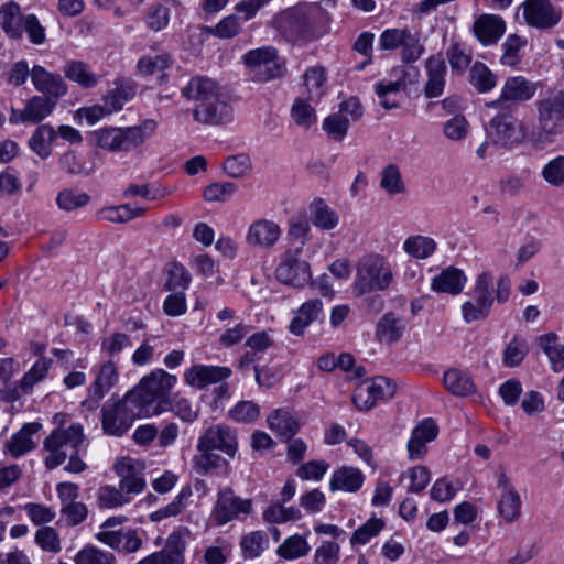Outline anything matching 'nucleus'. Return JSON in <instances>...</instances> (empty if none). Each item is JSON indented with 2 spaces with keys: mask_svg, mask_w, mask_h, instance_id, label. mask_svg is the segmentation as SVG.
I'll return each instance as SVG.
<instances>
[{
  "mask_svg": "<svg viewBox=\"0 0 564 564\" xmlns=\"http://www.w3.org/2000/svg\"><path fill=\"white\" fill-rule=\"evenodd\" d=\"M230 373L231 370L227 367L195 365L184 373V378L192 387L203 389L228 378Z\"/></svg>",
  "mask_w": 564,
  "mask_h": 564,
  "instance_id": "5701e85b",
  "label": "nucleus"
},
{
  "mask_svg": "<svg viewBox=\"0 0 564 564\" xmlns=\"http://www.w3.org/2000/svg\"><path fill=\"white\" fill-rule=\"evenodd\" d=\"M64 76L78 84L83 88H94L97 86L99 76L94 74L88 64L83 61H69L63 67Z\"/></svg>",
  "mask_w": 564,
  "mask_h": 564,
  "instance_id": "2f4dec72",
  "label": "nucleus"
},
{
  "mask_svg": "<svg viewBox=\"0 0 564 564\" xmlns=\"http://www.w3.org/2000/svg\"><path fill=\"white\" fill-rule=\"evenodd\" d=\"M535 84L525 79L523 76H512L506 79L500 97L490 101L488 107H498L502 102H521L531 99L535 94Z\"/></svg>",
  "mask_w": 564,
  "mask_h": 564,
  "instance_id": "6ab92c4d",
  "label": "nucleus"
},
{
  "mask_svg": "<svg viewBox=\"0 0 564 564\" xmlns=\"http://www.w3.org/2000/svg\"><path fill=\"white\" fill-rule=\"evenodd\" d=\"M349 120L340 115L334 113L328 116L323 122V129L335 140H343L347 134Z\"/></svg>",
  "mask_w": 564,
  "mask_h": 564,
  "instance_id": "69168bd1",
  "label": "nucleus"
},
{
  "mask_svg": "<svg viewBox=\"0 0 564 564\" xmlns=\"http://www.w3.org/2000/svg\"><path fill=\"white\" fill-rule=\"evenodd\" d=\"M527 45V39L518 35L510 34L501 44L502 55L500 63L502 65L514 67L521 62V50Z\"/></svg>",
  "mask_w": 564,
  "mask_h": 564,
  "instance_id": "37998d69",
  "label": "nucleus"
},
{
  "mask_svg": "<svg viewBox=\"0 0 564 564\" xmlns=\"http://www.w3.org/2000/svg\"><path fill=\"white\" fill-rule=\"evenodd\" d=\"M36 544L45 552L58 553L61 540L56 530L52 527H42L35 533Z\"/></svg>",
  "mask_w": 564,
  "mask_h": 564,
  "instance_id": "bf43d9fd",
  "label": "nucleus"
},
{
  "mask_svg": "<svg viewBox=\"0 0 564 564\" xmlns=\"http://www.w3.org/2000/svg\"><path fill=\"white\" fill-rule=\"evenodd\" d=\"M362 482L364 475L359 469L345 466L334 471L329 488L332 491L355 492L362 486Z\"/></svg>",
  "mask_w": 564,
  "mask_h": 564,
  "instance_id": "c756f323",
  "label": "nucleus"
},
{
  "mask_svg": "<svg viewBox=\"0 0 564 564\" xmlns=\"http://www.w3.org/2000/svg\"><path fill=\"white\" fill-rule=\"evenodd\" d=\"M119 373L113 361L102 364L97 372L96 379L87 389V398L82 401V408L86 411L94 412L99 405L104 397L118 382Z\"/></svg>",
  "mask_w": 564,
  "mask_h": 564,
  "instance_id": "9d476101",
  "label": "nucleus"
},
{
  "mask_svg": "<svg viewBox=\"0 0 564 564\" xmlns=\"http://www.w3.org/2000/svg\"><path fill=\"white\" fill-rule=\"evenodd\" d=\"M22 28L33 45L40 46L46 42V30L35 14L25 15Z\"/></svg>",
  "mask_w": 564,
  "mask_h": 564,
  "instance_id": "052dcab7",
  "label": "nucleus"
},
{
  "mask_svg": "<svg viewBox=\"0 0 564 564\" xmlns=\"http://www.w3.org/2000/svg\"><path fill=\"white\" fill-rule=\"evenodd\" d=\"M205 32L219 39H232L241 32V24L234 14L225 17L215 26H205Z\"/></svg>",
  "mask_w": 564,
  "mask_h": 564,
  "instance_id": "603ef678",
  "label": "nucleus"
},
{
  "mask_svg": "<svg viewBox=\"0 0 564 564\" xmlns=\"http://www.w3.org/2000/svg\"><path fill=\"white\" fill-rule=\"evenodd\" d=\"M507 30L505 19L495 13H481L471 24V34L481 46L488 47L498 44Z\"/></svg>",
  "mask_w": 564,
  "mask_h": 564,
  "instance_id": "4468645a",
  "label": "nucleus"
},
{
  "mask_svg": "<svg viewBox=\"0 0 564 564\" xmlns=\"http://www.w3.org/2000/svg\"><path fill=\"white\" fill-rule=\"evenodd\" d=\"M280 236L281 228L278 224L268 219H259L249 226L246 241L249 246L269 249L276 243Z\"/></svg>",
  "mask_w": 564,
  "mask_h": 564,
  "instance_id": "412c9836",
  "label": "nucleus"
},
{
  "mask_svg": "<svg viewBox=\"0 0 564 564\" xmlns=\"http://www.w3.org/2000/svg\"><path fill=\"white\" fill-rule=\"evenodd\" d=\"M426 83L424 95L426 98H436L444 93L447 66L441 54L431 55L425 61Z\"/></svg>",
  "mask_w": 564,
  "mask_h": 564,
  "instance_id": "aec40b11",
  "label": "nucleus"
},
{
  "mask_svg": "<svg viewBox=\"0 0 564 564\" xmlns=\"http://www.w3.org/2000/svg\"><path fill=\"white\" fill-rule=\"evenodd\" d=\"M243 62L251 69L258 82H269L281 78L285 74V63L278 57L272 46L251 50L243 55Z\"/></svg>",
  "mask_w": 564,
  "mask_h": 564,
  "instance_id": "423d86ee",
  "label": "nucleus"
},
{
  "mask_svg": "<svg viewBox=\"0 0 564 564\" xmlns=\"http://www.w3.org/2000/svg\"><path fill=\"white\" fill-rule=\"evenodd\" d=\"M304 85L307 90L308 99H319L323 94V86L326 82L325 70L322 67H311L304 73Z\"/></svg>",
  "mask_w": 564,
  "mask_h": 564,
  "instance_id": "09e8293b",
  "label": "nucleus"
},
{
  "mask_svg": "<svg viewBox=\"0 0 564 564\" xmlns=\"http://www.w3.org/2000/svg\"><path fill=\"white\" fill-rule=\"evenodd\" d=\"M300 251L301 248H297L295 253L289 251L282 257L275 270L276 279L280 282L295 288H301L310 282V265L297 258Z\"/></svg>",
  "mask_w": 564,
  "mask_h": 564,
  "instance_id": "2eb2a0df",
  "label": "nucleus"
},
{
  "mask_svg": "<svg viewBox=\"0 0 564 564\" xmlns=\"http://www.w3.org/2000/svg\"><path fill=\"white\" fill-rule=\"evenodd\" d=\"M489 141L500 148L510 149L524 138L522 123L512 115L499 113L486 127Z\"/></svg>",
  "mask_w": 564,
  "mask_h": 564,
  "instance_id": "6e6552de",
  "label": "nucleus"
},
{
  "mask_svg": "<svg viewBox=\"0 0 564 564\" xmlns=\"http://www.w3.org/2000/svg\"><path fill=\"white\" fill-rule=\"evenodd\" d=\"M543 181L552 187L564 185V155H557L547 161L541 171Z\"/></svg>",
  "mask_w": 564,
  "mask_h": 564,
  "instance_id": "de8ad7c7",
  "label": "nucleus"
},
{
  "mask_svg": "<svg viewBox=\"0 0 564 564\" xmlns=\"http://www.w3.org/2000/svg\"><path fill=\"white\" fill-rule=\"evenodd\" d=\"M252 509L250 499H241L236 496L231 488L218 490L217 500L213 510V517L217 524H226L239 517V514H249Z\"/></svg>",
  "mask_w": 564,
  "mask_h": 564,
  "instance_id": "9b49d317",
  "label": "nucleus"
},
{
  "mask_svg": "<svg viewBox=\"0 0 564 564\" xmlns=\"http://www.w3.org/2000/svg\"><path fill=\"white\" fill-rule=\"evenodd\" d=\"M523 15L530 26L551 29L561 21L562 12L550 0H525Z\"/></svg>",
  "mask_w": 564,
  "mask_h": 564,
  "instance_id": "f3484780",
  "label": "nucleus"
},
{
  "mask_svg": "<svg viewBox=\"0 0 564 564\" xmlns=\"http://www.w3.org/2000/svg\"><path fill=\"white\" fill-rule=\"evenodd\" d=\"M339 544L333 541H324L313 556V564H337L339 561Z\"/></svg>",
  "mask_w": 564,
  "mask_h": 564,
  "instance_id": "774afa93",
  "label": "nucleus"
},
{
  "mask_svg": "<svg viewBox=\"0 0 564 564\" xmlns=\"http://www.w3.org/2000/svg\"><path fill=\"white\" fill-rule=\"evenodd\" d=\"M405 476L410 479L408 491L412 494H419L424 490L431 480L430 470L427 467L421 465L409 468L401 475V478Z\"/></svg>",
  "mask_w": 564,
  "mask_h": 564,
  "instance_id": "4d7b16f0",
  "label": "nucleus"
},
{
  "mask_svg": "<svg viewBox=\"0 0 564 564\" xmlns=\"http://www.w3.org/2000/svg\"><path fill=\"white\" fill-rule=\"evenodd\" d=\"M446 57L454 73L462 75L473 61V55L463 44L453 42L446 51Z\"/></svg>",
  "mask_w": 564,
  "mask_h": 564,
  "instance_id": "a18cd8bd",
  "label": "nucleus"
},
{
  "mask_svg": "<svg viewBox=\"0 0 564 564\" xmlns=\"http://www.w3.org/2000/svg\"><path fill=\"white\" fill-rule=\"evenodd\" d=\"M323 302L319 299H312L304 302L292 318L289 330L295 336L304 334L305 329L319 318L323 313Z\"/></svg>",
  "mask_w": 564,
  "mask_h": 564,
  "instance_id": "393cba45",
  "label": "nucleus"
},
{
  "mask_svg": "<svg viewBox=\"0 0 564 564\" xmlns=\"http://www.w3.org/2000/svg\"><path fill=\"white\" fill-rule=\"evenodd\" d=\"M528 352L527 343L522 338L514 337L503 352V364L508 367L518 366Z\"/></svg>",
  "mask_w": 564,
  "mask_h": 564,
  "instance_id": "338daca9",
  "label": "nucleus"
},
{
  "mask_svg": "<svg viewBox=\"0 0 564 564\" xmlns=\"http://www.w3.org/2000/svg\"><path fill=\"white\" fill-rule=\"evenodd\" d=\"M187 533L186 530L173 531L161 551L145 556L139 564H184Z\"/></svg>",
  "mask_w": 564,
  "mask_h": 564,
  "instance_id": "dca6fc26",
  "label": "nucleus"
},
{
  "mask_svg": "<svg viewBox=\"0 0 564 564\" xmlns=\"http://www.w3.org/2000/svg\"><path fill=\"white\" fill-rule=\"evenodd\" d=\"M24 17L15 2L4 3L0 8V25L11 39L19 40L23 35Z\"/></svg>",
  "mask_w": 564,
  "mask_h": 564,
  "instance_id": "bb28decb",
  "label": "nucleus"
},
{
  "mask_svg": "<svg viewBox=\"0 0 564 564\" xmlns=\"http://www.w3.org/2000/svg\"><path fill=\"white\" fill-rule=\"evenodd\" d=\"M220 93L218 84L206 76H194L181 89V94L187 100L203 104Z\"/></svg>",
  "mask_w": 564,
  "mask_h": 564,
  "instance_id": "b1692460",
  "label": "nucleus"
},
{
  "mask_svg": "<svg viewBox=\"0 0 564 564\" xmlns=\"http://www.w3.org/2000/svg\"><path fill=\"white\" fill-rule=\"evenodd\" d=\"M406 327L408 321L404 316L387 312L379 318L375 336L379 343L391 345L403 337Z\"/></svg>",
  "mask_w": 564,
  "mask_h": 564,
  "instance_id": "4be33fe9",
  "label": "nucleus"
},
{
  "mask_svg": "<svg viewBox=\"0 0 564 564\" xmlns=\"http://www.w3.org/2000/svg\"><path fill=\"white\" fill-rule=\"evenodd\" d=\"M380 186L390 195L401 194L405 192L400 170L397 165L390 164L386 166L381 173Z\"/></svg>",
  "mask_w": 564,
  "mask_h": 564,
  "instance_id": "864d4df0",
  "label": "nucleus"
},
{
  "mask_svg": "<svg viewBox=\"0 0 564 564\" xmlns=\"http://www.w3.org/2000/svg\"><path fill=\"white\" fill-rule=\"evenodd\" d=\"M468 80L479 94H485L497 86L498 78L486 64L476 62L470 67Z\"/></svg>",
  "mask_w": 564,
  "mask_h": 564,
  "instance_id": "c9c22d12",
  "label": "nucleus"
},
{
  "mask_svg": "<svg viewBox=\"0 0 564 564\" xmlns=\"http://www.w3.org/2000/svg\"><path fill=\"white\" fill-rule=\"evenodd\" d=\"M538 110L540 131L532 137V143L538 149H544L564 134V113L558 112L545 99L539 102Z\"/></svg>",
  "mask_w": 564,
  "mask_h": 564,
  "instance_id": "1a4fd4ad",
  "label": "nucleus"
},
{
  "mask_svg": "<svg viewBox=\"0 0 564 564\" xmlns=\"http://www.w3.org/2000/svg\"><path fill=\"white\" fill-rule=\"evenodd\" d=\"M197 451L198 454L193 457V465L197 474L207 475L228 469V460L216 454L215 449L197 448Z\"/></svg>",
  "mask_w": 564,
  "mask_h": 564,
  "instance_id": "473e14b6",
  "label": "nucleus"
},
{
  "mask_svg": "<svg viewBox=\"0 0 564 564\" xmlns=\"http://www.w3.org/2000/svg\"><path fill=\"white\" fill-rule=\"evenodd\" d=\"M135 95V84L124 77L115 80V88L104 97V102L108 106L109 112L120 110L123 105Z\"/></svg>",
  "mask_w": 564,
  "mask_h": 564,
  "instance_id": "c85d7f7f",
  "label": "nucleus"
},
{
  "mask_svg": "<svg viewBox=\"0 0 564 564\" xmlns=\"http://www.w3.org/2000/svg\"><path fill=\"white\" fill-rule=\"evenodd\" d=\"M494 284V276L489 272H482L476 279L473 290V300L466 301L462 306L465 322L471 323L486 318L494 303L490 289Z\"/></svg>",
  "mask_w": 564,
  "mask_h": 564,
  "instance_id": "0eeeda50",
  "label": "nucleus"
},
{
  "mask_svg": "<svg viewBox=\"0 0 564 564\" xmlns=\"http://www.w3.org/2000/svg\"><path fill=\"white\" fill-rule=\"evenodd\" d=\"M158 123L145 119L139 126L104 128L93 133L97 147L110 152H129L142 145L155 132Z\"/></svg>",
  "mask_w": 564,
  "mask_h": 564,
  "instance_id": "7ed1b4c3",
  "label": "nucleus"
},
{
  "mask_svg": "<svg viewBox=\"0 0 564 564\" xmlns=\"http://www.w3.org/2000/svg\"><path fill=\"white\" fill-rule=\"evenodd\" d=\"M101 412L102 429L106 434L113 436L123 435L135 419L149 417V410L143 411L129 393L118 401L108 400Z\"/></svg>",
  "mask_w": 564,
  "mask_h": 564,
  "instance_id": "39448f33",
  "label": "nucleus"
},
{
  "mask_svg": "<svg viewBox=\"0 0 564 564\" xmlns=\"http://www.w3.org/2000/svg\"><path fill=\"white\" fill-rule=\"evenodd\" d=\"M539 345L549 357L555 371L564 368V345L560 343L555 334H546L539 337Z\"/></svg>",
  "mask_w": 564,
  "mask_h": 564,
  "instance_id": "58836bf2",
  "label": "nucleus"
},
{
  "mask_svg": "<svg viewBox=\"0 0 564 564\" xmlns=\"http://www.w3.org/2000/svg\"><path fill=\"white\" fill-rule=\"evenodd\" d=\"M311 220L313 225L323 230H330L338 225V215L322 198L311 204Z\"/></svg>",
  "mask_w": 564,
  "mask_h": 564,
  "instance_id": "e433bc0d",
  "label": "nucleus"
},
{
  "mask_svg": "<svg viewBox=\"0 0 564 564\" xmlns=\"http://www.w3.org/2000/svg\"><path fill=\"white\" fill-rule=\"evenodd\" d=\"M51 362L52 361L47 358H40L23 376L21 380V389L26 392L31 390L34 384L43 380L50 369Z\"/></svg>",
  "mask_w": 564,
  "mask_h": 564,
  "instance_id": "6e6d98bb",
  "label": "nucleus"
},
{
  "mask_svg": "<svg viewBox=\"0 0 564 564\" xmlns=\"http://www.w3.org/2000/svg\"><path fill=\"white\" fill-rule=\"evenodd\" d=\"M56 132L50 124H41L33 132L29 145L40 158L46 159L52 153V143Z\"/></svg>",
  "mask_w": 564,
  "mask_h": 564,
  "instance_id": "4c0bfd02",
  "label": "nucleus"
},
{
  "mask_svg": "<svg viewBox=\"0 0 564 564\" xmlns=\"http://www.w3.org/2000/svg\"><path fill=\"white\" fill-rule=\"evenodd\" d=\"M84 443V430L79 423L53 430L43 443V448L47 452L44 458L45 467L55 469L68 458V463L64 467L66 471L72 474L85 471L87 465L79 456Z\"/></svg>",
  "mask_w": 564,
  "mask_h": 564,
  "instance_id": "f257e3e1",
  "label": "nucleus"
},
{
  "mask_svg": "<svg viewBox=\"0 0 564 564\" xmlns=\"http://www.w3.org/2000/svg\"><path fill=\"white\" fill-rule=\"evenodd\" d=\"M443 383L447 391L456 397H467L475 391V383L471 377L457 368L444 372Z\"/></svg>",
  "mask_w": 564,
  "mask_h": 564,
  "instance_id": "7c9ffc66",
  "label": "nucleus"
},
{
  "mask_svg": "<svg viewBox=\"0 0 564 564\" xmlns=\"http://www.w3.org/2000/svg\"><path fill=\"white\" fill-rule=\"evenodd\" d=\"M522 501L518 491L501 494L498 501V513L507 522L512 523L521 516Z\"/></svg>",
  "mask_w": 564,
  "mask_h": 564,
  "instance_id": "a19ab883",
  "label": "nucleus"
},
{
  "mask_svg": "<svg viewBox=\"0 0 564 564\" xmlns=\"http://www.w3.org/2000/svg\"><path fill=\"white\" fill-rule=\"evenodd\" d=\"M424 46L420 42V36L416 33H412L411 31L406 35L401 52V58L404 63H414L424 53Z\"/></svg>",
  "mask_w": 564,
  "mask_h": 564,
  "instance_id": "0e129e2a",
  "label": "nucleus"
},
{
  "mask_svg": "<svg viewBox=\"0 0 564 564\" xmlns=\"http://www.w3.org/2000/svg\"><path fill=\"white\" fill-rule=\"evenodd\" d=\"M466 276L457 268L449 267L443 270L432 281V290L438 293L459 294L465 285Z\"/></svg>",
  "mask_w": 564,
  "mask_h": 564,
  "instance_id": "cd10ccee",
  "label": "nucleus"
},
{
  "mask_svg": "<svg viewBox=\"0 0 564 564\" xmlns=\"http://www.w3.org/2000/svg\"><path fill=\"white\" fill-rule=\"evenodd\" d=\"M176 378L163 369H156L145 376L140 383L128 393L142 410H149V416L167 411L169 393Z\"/></svg>",
  "mask_w": 564,
  "mask_h": 564,
  "instance_id": "f03ea898",
  "label": "nucleus"
},
{
  "mask_svg": "<svg viewBox=\"0 0 564 564\" xmlns=\"http://www.w3.org/2000/svg\"><path fill=\"white\" fill-rule=\"evenodd\" d=\"M268 423L272 431L285 440H291L299 430V423L290 411L279 409L268 416Z\"/></svg>",
  "mask_w": 564,
  "mask_h": 564,
  "instance_id": "f704fd0d",
  "label": "nucleus"
},
{
  "mask_svg": "<svg viewBox=\"0 0 564 564\" xmlns=\"http://www.w3.org/2000/svg\"><path fill=\"white\" fill-rule=\"evenodd\" d=\"M31 82L41 96L52 97L56 102L67 94L68 86L61 75L35 65L31 69Z\"/></svg>",
  "mask_w": 564,
  "mask_h": 564,
  "instance_id": "a211bd4d",
  "label": "nucleus"
},
{
  "mask_svg": "<svg viewBox=\"0 0 564 564\" xmlns=\"http://www.w3.org/2000/svg\"><path fill=\"white\" fill-rule=\"evenodd\" d=\"M90 197L86 193H79L70 188L61 191L56 196L57 206L65 212H73L75 209L86 206Z\"/></svg>",
  "mask_w": 564,
  "mask_h": 564,
  "instance_id": "8fccbe9b",
  "label": "nucleus"
},
{
  "mask_svg": "<svg viewBox=\"0 0 564 564\" xmlns=\"http://www.w3.org/2000/svg\"><path fill=\"white\" fill-rule=\"evenodd\" d=\"M197 448L217 449L232 458L238 449L237 434L228 425H212L199 436Z\"/></svg>",
  "mask_w": 564,
  "mask_h": 564,
  "instance_id": "ddd939ff",
  "label": "nucleus"
},
{
  "mask_svg": "<svg viewBox=\"0 0 564 564\" xmlns=\"http://www.w3.org/2000/svg\"><path fill=\"white\" fill-rule=\"evenodd\" d=\"M56 104L52 97L41 95L31 97L25 104L31 123H39L46 119L54 111Z\"/></svg>",
  "mask_w": 564,
  "mask_h": 564,
  "instance_id": "79ce46f5",
  "label": "nucleus"
},
{
  "mask_svg": "<svg viewBox=\"0 0 564 564\" xmlns=\"http://www.w3.org/2000/svg\"><path fill=\"white\" fill-rule=\"evenodd\" d=\"M193 119L207 126L226 124L232 120V108L220 91L209 100L197 104L193 110Z\"/></svg>",
  "mask_w": 564,
  "mask_h": 564,
  "instance_id": "f8f14e48",
  "label": "nucleus"
},
{
  "mask_svg": "<svg viewBox=\"0 0 564 564\" xmlns=\"http://www.w3.org/2000/svg\"><path fill=\"white\" fill-rule=\"evenodd\" d=\"M392 280V269L384 258L378 254L365 256L357 263L354 293L360 296L383 291L389 288Z\"/></svg>",
  "mask_w": 564,
  "mask_h": 564,
  "instance_id": "20e7f679",
  "label": "nucleus"
},
{
  "mask_svg": "<svg viewBox=\"0 0 564 564\" xmlns=\"http://www.w3.org/2000/svg\"><path fill=\"white\" fill-rule=\"evenodd\" d=\"M384 522L382 519L372 518L369 519L366 523L359 527L352 534L350 539V543L352 545L356 544H365L372 536L379 534V532L383 529Z\"/></svg>",
  "mask_w": 564,
  "mask_h": 564,
  "instance_id": "13d9d810",
  "label": "nucleus"
},
{
  "mask_svg": "<svg viewBox=\"0 0 564 564\" xmlns=\"http://www.w3.org/2000/svg\"><path fill=\"white\" fill-rule=\"evenodd\" d=\"M291 117L297 126L310 128L316 122L315 109L303 98H296L292 108Z\"/></svg>",
  "mask_w": 564,
  "mask_h": 564,
  "instance_id": "5fc2aeb1",
  "label": "nucleus"
},
{
  "mask_svg": "<svg viewBox=\"0 0 564 564\" xmlns=\"http://www.w3.org/2000/svg\"><path fill=\"white\" fill-rule=\"evenodd\" d=\"M251 169V162L248 155L238 154L228 158L224 164V172L234 178L243 177Z\"/></svg>",
  "mask_w": 564,
  "mask_h": 564,
  "instance_id": "680f3d73",
  "label": "nucleus"
},
{
  "mask_svg": "<svg viewBox=\"0 0 564 564\" xmlns=\"http://www.w3.org/2000/svg\"><path fill=\"white\" fill-rule=\"evenodd\" d=\"M237 189V185L231 182L212 183L204 189L203 197L206 202H225Z\"/></svg>",
  "mask_w": 564,
  "mask_h": 564,
  "instance_id": "e2e57ef3",
  "label": "nucleus"
},
{
  "mask_svg": "<svg viewBox=\"0 0 564 564\" xmlns=\"http://www.w3.org/2000/svg\"><path fill=\"white\" fill-rule=\"evenodd\" d=\"M310 550L311 546L305 538L294 534L285 539L284 542L279 545L276 554L285 560H295L306 556Z\"/></svg>",
  "mask_w": 564,
  "mask_h": 564,
  "instance_id": "c03bdc74",
  "label": "nucleus"
},
{
  "mask_svg": "<svg viewBox=\"0 0 564 564\" xmlns=\"http://www.w3.org/2000/svg\"><path fill=\"white\" fill-rule=\"evenodd\" d=\"M404 251L411 257L423 260L431 257L436 250L434 239L425 236H411L403 243Z\"/></svg>",
  "mask_w": 564,
  "mask_h": 564,
  "instance_id": "ea45409f",
  "label": "nucleus"
},
{
  "mask_svg": "<svg viewBox=\"0 0 564 564\" xmlns=\"http://www.w3.org/2000/svg\"><path fill=\"white\" fill-rule=\"evenodd\" d=\"M41 430V424L31 422L24 424L20 431L11 436L6 444V453L18 458L35 447L32 436Z\"/></svg>",
  "mask_w": 564,
  "mask_h": 564,
  "instance_id": "a878e982",
  "label": "nucleus"
},
{
  "mask_svg": "<svg viewBox=\"0 0 564 564\" xmlns=\"http://www.w3.org/2000/svg\"><path fill=\"white\" fill-rule=\"evenodd\" d=\"M268 542L265 533L254 531L242 536L240 547L245 558H256L261 555Z\"/></svg>",
  "mask_w": 564,
  "mask_h": 564,
  "instance_id": "3c124183",
  "label": "nucleus"
},
{
  "mask_svg": "<svg viewBox=\"0 0 564 564\" xmlns=\"http://www.w3.org/2000/svg\"><path fill=\"white\" fill-rule=\"evenodd\" d=\"M173 64V59L169 53H162L155 56H142L137 64V68L140 75L149 76L158 72H164L170 68ZM167 79V75L162 73L159 76V82L164 83Z\"/></svg>",
  "mask_w": 564,
  "mask_h": 564,
  "instance_id": "72a5a7b5",
  "label": "nucleus"
},
{
  "mask_svg": "<svg viewBox=\"0 0 564 564\" xmlns=\"http://www.w3.org/2000/svg\"><path fill=\"white\" fill-rule=\"evenodd\" d=\"M75 564H116V556L94 545L84 546L75 555Z\"/></svg>",
  "mask_w": 564,
  "mask_h": 564,
  "instance_id": "49530a36",
  "label": "nucleus"
}]
</instances>
